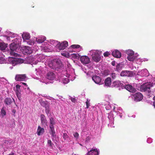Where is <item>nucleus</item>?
Listing matches in <instances>:
<instances>
[{
  "instance_id": "7",
  "label": "nucleus",
  "mask_w": 155,
  "mask_h": 155,
  "mask_svg": "<svg viewBox=\"0 0 155 155\" xmlns=\"http://www.w3.org/2000/svg\"><path fill=\"white\" fill-rule=\"evenodd\" d=\"M135 101H140L142 100L143 97V95L140 93H137L133 95Z\"/></svg>"
},
{
  "instance_id": "1",
  "label": "nucleus",
  "mask_w": 155,
  "mask_h": 155,
  "mask_svg": "<svg viewBox=\"0 0 155 155\" xmlns=\"http://www.w3.org/2000/svg\"><path fill=\"white\" fill-rule=\"evenodd\" d=\"M48 66L51 69L58 71L62 68V63L60 60L55 59L50 62Z\"/></svg>"
},
{
  "instance_id": "34",
  "label": "nucleus",
  "mask_w": 155,
  "mask_h": 155,
  "mask_svg": "<svg viewBox=\"0 0 155 155\" xmlns=\"http://www.w3.org/2000/svg\"><path fill=\"white\" fill-rule=\"evenodd\" d=\"M117 74H116L114 73H112L110 76L111 77L112 79H114L117 78Z\"/></svg>"
},
{
  "instance_id": "6",
  "label": "nucleus",
  "mask_w": 155,
  "mask_h": 155,
  "mask_svg": "<svg viewBox=\"0 0 155 155\" xmlns=\"http://www.w3.org/2000/svg\"><path fill=\"white\" fill-rule=\"evenodd\" d=\"M55 42H56L57 43V44L58 43L59 44V45L58 47L60 50L64 49L68 45V42L66 41H64L61 43L57 41H55Z\"/></svg>"
},
{
  "instance_id": "37",
  "label": "nucleus",
  "mask_w": 155,
  "mask_h": 155,
  "mask_svg": "<svg viewBox=\"0 0 155 155\" xmlns=\"http://www.w3.org/2000/svg\"><path fill=\"white\" fill-rule=\"evenodd\" d=\"M69 80L68 78H65L63 80V83L66 84L69 82Z\"/></svg>"
},
{
  "instance_id": "21",
  "label": "nucleus",
  "mask_w": 155,
  "mask_h": 155,
  "mask_svg": "<svg viewBox=\"0 0 155 155\" xmlns=\"http://www.w3.org/2000/svg\"><path fill=\"white\" fill-rule=\"evenodd\" d=\"M22 37L24 40H28L30 38L29 34L27 33H23L22 35Z\"/></svg>"
},
{
  "instance_id": "10",
  "label": "nucleus",
  "mask_w": 155,
  "mask_h": 155,
  "mask_svg": "<svg viewBox=\"0 0 155 155\" xmlns=\"http://www.w3.org/2000/svg\"><path fill=\"white\" fill-rule=\"evenodd\" d=\"M26 78L25 74H18L16 75L15 79L17 81H23L25 80Z\"/></svg>"
},
{
  "instance_id": "38",
  "label": "nucleus",
  "mask_w": 155,
  "mask_h": 155,
  "mask_svg": "<svg viewBox=\"0 0 155 155\" xmlns=\"http://www.w3.org/2000/svg\"><path fill=\"white\" fill-rule=\"evenodd\" d=\"M27 43L28 45H33L35 44V41H33L29 40L28 41Z\"/></svg>"
},
{
  "instance_id": "20",
  "label": "nucleus",
  "mask_w": 155,
  "mask_h": 155,
  "mask_svg": "<svg viewBox=\"0 0 155 155\" xmlns=\"http://www.w3.org/2000/svg\"><path fill=\"white\" fill-rule=\"evenodd\" d=\"M50 129V134L51 135L52 137H56L55 132L54 129V126H49Z\"/></svg>"
},
{
  "instance_id": "43",
  "label": "nucleus",
  "mask_w": 155,
  "mask_h": 155,
  "mask_svg": "<svg viewBox=\"0 0 155 155\" xmlns=\"http://www.w3.org/2000/svg\"><path fill=\"white\" fill-rule=\"evenodd\" d=\"M73 135L75 137L78 138V137L79 134L78 133L76 132Z\"/></svg>"
},
{
  "instance_id": "36",
  "label": "nucleus",
  "mask_w": 155,
  "mask_h": 155,
  "mask_svg": "<svg viewBox=\"0 0 155 155\" xmlns=\"http://www.w3.org/2000/svg\"><path fill=\"white\" fill-rule=\"evenodd\" d=\"M47 143L49 146L51 147H53V144L52 143L51 141L50 140H48Z\"/></svg>"
},
{
  "instance_id": "50",
  "label": "nucleus",
  "mask_w": 155,
  "mask_h": 155,
  "mask_svg": "<svg viewBox=\"0 0 155 155\" xmlns=\"http://www.w3.org/2000/svg\"><path fill=\"white\" fill-rule=\"evenodd\" d=\"M74 57L75 58H76L78 57L77 56V55L76 54H74Z\"/></svg>"
},
{
  "instance_id": "3",
  "label": "nucleus",
  "mask_w": 155,
  "mask_h": 155,
  "mask_svg": "<svg viewBox=\"0 0 155 155\" xmlns=\"http://www.w3.org/2000/svg\"><path fill=\"white\" fill-rule=\"evenodd\" d=\"M152 85L150 83H145L141 86L140 90L141 92H145L150 93V88Z\"/></svg>"
},
{
  "instance_id": "35",
  "label": "nucleus",
  "mask_w": 155,
  "mask_h": 155,
  "mask_svg": "<svg viewBox=\"0 0 155 155\" xmlns=\"http://www.w3.org/2000/svg\"><path fill=\"white\" fill-rule=\"evenodd\" d=\"M71 47L73 48H78L80 47V46L78 45H73L71 46Z\"/></svg>"
},
{
  "instance_id": "15",
  "label": "nucleus",
  "mask_w": 155,
  "mask_h": 155,
  "mask_svg": "<svg viewBox=\"0 0 155 155\" xmlns=\"http://www.w3.org/2000/svg\"><path fill=\"white\" fill-rule=\"evenodd\" d=\"M12 99L9 97H7L4 100V102L6 105L9 106L12 103Z\"/></svg>"
},
{
  "instance_id": "39",
  "label": "nucleus",
  "mask_w": 155,
  "mask_h": 155,
  "mask_svg": "<svg viewBox=\"0 0 155 155\" xmlns=\"http://www.w3.org/2000/svg\"><path fill=\"white\" fill-rule=\"evenodd\" d=\"M103 74L105 76H107L109 74V71L107 70L104 71Z\"/></svg>"
},
{
  "instance_id": "52",
  "label": "nucleus",
  "mask_w": 155,
  "mask_h": 155,
  "mask_svg": "<svg viewBox=\"0 0 155 155\" xmlns=\"http://www.w3.org/2000/svg\"><path fill=\"white\" fill-rule=\"evenodd\" d=\"M153 105L155 107V101L153 102Z\"/></svg>"
},
{
  "instance_id": "51",
  "label": "nucleus",
  "mask_w": 155,
  "mask_h": 155,
  "mask_svg": "<svg viewBox=\"0 0 155 155\" xmlns=\"http://www.w3.org/2000/svg\"><path fill=\"white\" fill-rule=\"evenodd\" d=\"M22 84L25 85V86H27V84L25 83H22Z\"/></svg>"
},
{
  "instance_id": "24",
  "label": "nucleus",
  "mask_w": 155,
  "mask_h": 155,
  "mask_svg": "<svg viewBox=\"0 0 155 155\" xmlns=\"http://www.w3.org/2000/svg\"><path fill=\"white\" fill-rule=\"evenodd\" d=\"M10 61L13 66H15L17 64H18L16 60V58H11L10 60Z\"/></svg>"
},
{
  "instance_id": "13",
  "label": "nucleus",
  "mask_w": 155,
  "mask_h": 155,
  "mask_svg": "<svg viewBox=\"0 0 155 155\" xmlns=\"http://www.w3.org/2000/svg\"><path fill=\"white\" fill-rule=\"evenodd\" d=\"M112 55L116 58H120L121 57V53L118 50L113 51L112 53Z\"/></svg>"
},
{
  "instance_id": "33",
  "label": "nucleus",
  "mask_w": 155,
  "mask_h": 155,
  "mask_svg": "<svg viewBox=\"0 0 155 155\" xmlns=\"http://www.w3.org/2000/svg\"><path fill=\"white\" fill-rule=\"evenodd\" d=\"M1 113L2 117H4L6 115V112L3 107L2 108Z\"/></svg>"
},
{
  "instance_id": "41",
  "label": "nucleus",
  "mask_w": 155,
  "mask_h": 155,
  "mask_svg": "<svg viewBox=\"0 0 155 155\" xmlns=\"http://www.w3.org/2000/svg\"><path fill=\"white\" fill-rule=\"evenodd\" d=\"M70 99L71 100V101L73 103H75L76 101V100L75 97H71Z\"/></svg>"
},
{
  "instance_id": "19",
  "label": "nucleus",
  "mask_w": 155,
  "mask_h": 155,
  "mask_svg": "<svg viewBox=\"0 0 155 155\" xmlns=\"http://www.w3.org/2000/svg\"><path fill=\"white\" fill-rule=\"evenodd\" d=\"M123 85V84L119 81H115L113 83V85L114 87H118L120 86H122Z\"/></svg>"
},
{
  "instance_id": "32",
  "label": "nucleus",
  "mask_w": 155,
  "mask_h": 155,
  "mask_svg": "<svg viewBox=\"0 0 155 155\" xmlns=\"http://www.w3.org/2000/svg\"><path fill=\"white\" fill-rule=\"evenodd\" d=\"M126 53L128 56L134 54V52L130 50H128L126 51Z\"/></svg>"
},
{
  "instance_id": "54",
  "label": "nucleus",
  "mask_w": 155,
  "mask_h": 155,
  "mask_svg": "<svg viewBox=\"0 0 155 155\" xmlns=\"http://www.w3.org/2000/svg\"><path fill=\"white\" fill-rule=\"evenodd\" d=\"M12 100H14V99L13 98H12Z\"/></svg>"
},
{
  "instance_id": "45",
  "label": "nucleus",
  "mask_w": 155,
  "mask_h": 155,
  "mask_svg": "<svg viewBox=\"0 0 155 155\" xmlns=\"http://www.w3.org/2000/svg\"><path fill=\"white\" fill-rule=\"evenodd\" d=\"M16 90H18L19 91V90H20V86L18 84H17L16 86Z\"/></svg>"
},
{
  "instance_id": "14",
  "label": "nucleus",
  "mask_w": 155,
  "mask_h": 155,
  "mask_svg": "<svg viewBox=\"0 0 155 155\" xmlns=\"http://www.w3.org/2000/svg\"><path fill=\"white\" fill-rule=\"evenodd\" d=\"M92 79L94 82L97 84H99L101 81V79L100 77L96 75L93 76Z\"/></svg>"
},
{
  "instance_id": "17",
  "label": "nucleus",
  "mask_w": 155,
  "mask_h": 155,
  "mask_svg": "<svg viewBox=\"0 0 155 155\" xmlns=\"http://www.w3.org/2000/svg\"><path fill=\"white\" fill-rule=\"evenodd\" d=\"M45 131L44 129L38 126L37 130V134L39 136L42 134Z\"/></svg>"
},
{
  "instance_id": "47",
  "label": "nucleus",
  "mask_w": 155,
  "mask_h": 155,
  "mask_svg": "<svg viewBox=\"0 0 155 155\" xmlns=\"http://www.w3.org/2000/svg\"><path fill=\"white\" fill-rule=\"evenodd\" d=\"M112 64L113 66H114L115 65V61H113L112 62Z\"/></svg>"
},
{
  "instance_id": "4",
  "label": "nucleus",
  "mask_w": 155,
  "mask_h": 155,
  "mask_svg": "<svg viewBox=\"0 0 155 155\" xmlns=\"http://www.w3.org/2000/svg\"><path fill=\"white\" fill-rule=\"evenodd\" d=\"M135 73L132 71H122L120 74V75L121 76H127L131 77L134 75Z\"/></svg>"
},
{
  "instance_id": "42",
  "label": "nucleus",
  "mask_w": 155,
  "mask_h": 155,
  "mask_svg": "<svg viewBox=\"0 0 155 155\" xmlns=\"http://www.w3.org/2000/svg\"><path fill=\"white\" fill-rule=\"evenodd\" d=\"M86 108H88L90 106V104L88 100H87L86 102Z\"/></svg>"
},
{
  "instance_id": "28",
  "label": "nucleus",
  "mask_w": 155,
  "mask_h": 155,
  "mask_svg": "<svg viewBox=\"0 0 155 155\" xmlns=\"http://www.w3.org/2000/svg\"><path fill=\"white\" fill-rule=\"evenodd\" d=\"M50 126H54V125L55 124V122L54 118L52 117H51L50 118Z\"/></svg>"
},
{
  "instance_id": "2",
  "label": "nucleus",
  "mask_w": 155,
  "mask_h": 155,
  "mask_svg": "<svg viewBox=\"0 0 155 155\" xmlns=\"http://www.w3.org/2000/svg\"><path fill=\"white\" fill-rule=\"evenodd\" d=\"M18 45L17 43H15L13 42L10 44V51L9 52L11 55L16 56L17 54L15 52L16 51V49L18 48Z\"/></svg>"
},
{
  "instance_id": "29",
  "label": "nucleus",
  "mask_w": 155,
  "mask_h": 155,
  "mask_svg": "<svg viewBox=\"0 0 155 155\" xmlns=\"http://www.w3.org/2000/svg\"><path fill=\"white\" fill-rule=\"evenodd\" d=\"M45 111L46 113L48 114L49 113L50 111V109L49 107V105L48 104L47 106H45Z\"/></svg>"
},
{
  "instance_id": "48",
  "label": "nucleus",
  "mask_w": 155,
  "mask_h": 155,
  "mask_svg": "<svg viewBox=\"0 0 155 155\" xmlns=\"http://www.w3.org/2000/svg\"><path fill=\"white\" fill-rule=\"evenodd\" d=\"M61 55L64 56H65V57H66V54H65V53H61Z\"/></svg>"
},
{
  "instance_id": "12",
  "label": "nucleus",
  "mask_w": 155,
  "mask_h": 155,
  "mask_svg": "<svg viewBox=\"0 0 155 155\" xmlns=\"http://www.w3.org/2000/svg\"><path fill=\"white\" fill-rule=\"evenodd\" d=\"M55 74L52 71H49L47 74L46 78L49 80H52L55 78Z\"/></svg>"
},
{
  "instance_id": "11",
  "label": "nucleus",
  "mask_w": 155,
  "mask_h": 155,
  "mask_svg": "<svg viewBox=\"0 0 155 155\" xmlns=\"http://www.w3.org/2000/svg\"><path fill=\"white\" fill-rule=\"evenodd\" d=\"M124 88L130 92L133 93L136 92V90L131 85L127 84L125 85Z\"/></svg>"
},
{
  "instance_id": "53",
  "label": "nucleus",
  "mask_w": 155,
  "mask_h": 155,
  "mask_svg": "<svg viewBox=\"0 0 155 155\" xmlns=\"http://www.w3.org/2000/svg\"><path fill=\"white\" fill-rule=\"evenodd\" d=\"M153 100L155 101V96L153 98Z\"/></svg>"
},
{
  "instance_id": "25",
  "label": "nucleus",
  "mask_w": 155,
  "mask_h": 155,
  "mask_svg": "<svg viewBox=\"0 0 155 155\" xmlns=\"http://www.w3.org/2000/svg\"><path fill=\"white\" fill-rule=\"evenodd\" d=\"M39 102L41 105L44 107H45V106H47V105L49 104L47 102L41 100H39Z\"/></svg>"
},
{
  "instance_id": "26",
  "label": "nucleus",
  "mask_w": 155,
  "mask_h": 155,
  "mask_svg": "<svg viewBox=\"0 0 155 155\" xmlns=\"http://www.w3.org/2000/svg\"><path fill=\"white\" fill-rule=\"evenodd\" d=\"M127 59L130 61H133L135 59V57L134 54L128 56L127 57Z\"/></svg>"
},
{
  "instance_id": "44",
  "label": "nucleus",
  "mask_w": 155,
  "mask_h": 155,
  "mask_svg": "<svg viewBox=\"0 0 155 155\" xmlns=\"http://www.w3.org/2000/svg\"><path fill=\"white\" fill-rule=\"evenodd\" d=\"M68 136L67 134L64 133L63 135V137L64 139V140L66 139L67 138H68Z\"/></svg>"
},
{
  "instance_id": "27",
  "label": "nucleus",
  "mask_w": 155,
  "mask_h": 155,
  "mask_svg": "<svg viewBox=\"0 0 155 155\" xmlns=\"http://www.w3.org/2000/svg\"><path fill=\"white\" fill-rule=\"evenodd\" d=\"M15 92L18 99L19 100H20L21 99V93L20 92V91L18 90H16Z\"/></svg>"
},
{
  "instance_id": "46",
  "label": "nucleus",
  "mask_w": 155,
  "mask_h": 155,
  "mask_svg": "<svg viewBox=\"0 0 155 155\" xmlns=\"http://www.w3.org/2000/svg\"><path fill=\"white\" fill-rule=\"evenodd\" d=\"M12 113L14 114L13 115L15 116V114L16 113V111L15 109H13L12 111Z\"/></svg>"
},
{
  "instance_id": "30",
  "label": "nucleus",
  "mask_w": 155,
  "mask_h": 155,
  "mask_svg": "<svg viewBox=\"0 0 155 155\" xmlns=\"http://www.w3.org/2000/svg\"><path fill=\"white\" fill-rule=\"evenodd\" d=\"M45 40V38H43V39L41 38H37L36 39V41H37V42L38 43H42L44 42Z\"/></svg>"
},
{
  "instance_id": "40",
  "label": "nucleus",
  "mask_w": 155,
  "mask_h": 155,
  "mask_svg": "<svg viewBox=\"0 0 155 155\" xmlns=\"http://www.w3.org/2000/svg\"><path fill=\"white\" fill-rule=\"evenodd\" d=\"M103 54L104 57H107L110 54V53L108 51H106Z\"/></svg>"
},
{
  "instance_id": "23",
  "label": "nucleus",
  "mask_w": 155,
  "mask_h": 155,
  "mask_svg": "<svg viewBox=\"0 0 155 155\" xmlns=\"http://www.w3.org/2000/svg\"><path fill=\"white\" fill-rule=\"evenodd\" d=\"M41 124H43L46 122V120L45 116L43 114L41 115Z\"/></svg>"
},
{
  "instance_id": "22",
  "label": "nucleus",
  "mask_w": 155,
  "mask_h": 155,
  "mask_svg": "<svg viewBox=\"0 0 155 155\" xmlns=\"http://www.w3.org/2000/svg\"><path fill=\"white\" fill-rule=\"evenodd\" d=\"M7 46V45L4 43L0 42V49L2 50H5Z\"/></svg>"
},
{
  "instance_id": "49",
  "label": "nucleus",
  "mask_w": 155,
  "mask_h": 155,
  "mask_svg": "<svg viewBox=\"0 0 155 155\" xmlns=\"http://www.w3.org/2000/svg\"><path fill=\"white\" fill-rule=\"evenodd\" d=\"M120 66V65L119 64H117L116 66V68L117 69L119 68V67Z\"/></svg>"
},
{
  "instance_id": "5",
  "label": "nucleus",
  "mask_w": 155,
  "mask_h": 155,
  "mask_svg": "<svg viewBox=\"0 0 155 155\" xmlns=\"http://www.w3.org/2000/svg\"><path fill=\"white\" fill-rule=\"evenodd\" d=\"M92 58L93 60L96 62L99 61L101 59L100 55L97 52H93L92 54Z\"/></svg>"
},
{
  "instance_id": "8",
  "label": "nucleus",
  "mask_w": 155,
  "mask_h": 155,
  "mask_svg": "<svg viewBox=\"0 0 155 155\" xmlns=\"http://www.w3.org/2000/svg\"><path fill=\"white\" fill-rule=\"evenodd\" d=\"M23 52L25 54H30L32 53V51L31 48L28 46H25L23 49Z\"/></svg>"
},
{
  "instance_id": "16",
  "label": "nucleus",
  "mask_w": 155,
  "mask_h": 155,
  "mask_svg": "<svg viewBox=\"0 0 155 155\" xmlns=\"http://www.w3.org/2000/svg\"><path fill=\"white\" fill-rule=\"evenodd\" d=\"M98 153L97 149H94L90 150L87 153V155H98Z\"/></svg>"
},
{
  "instance_id": "31",
  "label": "nucleus",
  "mask_w": 155,
  "mask_h": 155,
  "mask_svg": "<svg viewBox=\"0 0 155 155\" xmlns=\"http://www.w3.org/2000/svg\"><path fill=\"white\" fill-rule=\"evenodd\" d=\"M16 60L18 64L22 63L24 62V60L21 58H16Z\"/></svg>"
},
{
  "instance_id": "9",
  "label": "nucleus",
  "mask_w": 155,
  "mask_h": 155,
  "mask_svg": "<svg viewBox=\"0 0 155 155\" xmlns=\"http://www.w3.org/2000/svg\"><path fill=\"white\" fill-rule=\"evenodd\" d=\"M80 61L83 64H87L90 62V59L87 56H84L81 57Z\"/></svg>"
},
{
  "instance_id": "18",
  "label": "nucleus",
  "mask_w": 155,
  "mask_h": 155,
  "mask_svg": "<svg viewBox=\"0 0 155 155\" xmlns=\"http://www.w3.org/2000/svg\"><path fill=\"white\" fill-rule=\"evenodd\" d=\"M111 79L110 77L107 78L104 81L105 85L107 87H110L111 84Z\"/></svg>"
}]
</instances>
